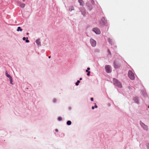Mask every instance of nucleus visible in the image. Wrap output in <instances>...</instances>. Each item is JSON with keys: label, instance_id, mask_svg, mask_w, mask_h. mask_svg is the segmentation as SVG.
<instances>
[{"label": "nucleus", "instance_id": "1", "mask_svg": "<svg viewBox=\"0 0 149 149\" xmlns=\"http://www.w3.org/2000/svg\"><path fill=\"white\" fill-rule=\"evenodd\" d=\"M128 76L131 80H134L135 78V75L134 73L130 70L128 71Z\"/></svg>", "mask_w": 149, "mask_h": 149}, {"label": "nucleus", "instance_id": "2", "mask_svg": "<svg viewBox=\"0 0 149 149\" xmlns=\"http://www.w3.org/2000/svg\"><path fill=\"white\" fill-rule=\"evenodd\" d=\"M113 63L114 66L115 68H118L120 67V63L117 61H115Z\"/></svg>", "mask_w": 149, "mask_h": 149}, {"label": "nucleus", "instance_id": "3", "mask_svg": "<svg viewBox=\"0 0 149 149\" xmlns=\"http://www.w3.org/2000/svg\"><path fill=\"white\" fill-rule=\"evenodd\" d=\"M113 83L115 85L117 86L118 87L121 88L122 87L121 83L116 79H113Z\"/></svg>", "mask_w": 149, "mask_h": 149}, {"label": "nucleus", "instance_id": "4", "mask_svg": "<svg viewBox=\"0 0 149 149\" xmlns=\"http://www.w3.org/2000/svg\"><path fill=\"white\" fill-rule=\"evenodd\" d=\"M105 69L106 71V72L107 73H110L111 71V69L110 66L109 65H106L105 66Z\"/></svg>", "mask_w": 149, "mask_h": 149}, {"label": "nucleus", "instance_id": "5", "mask_svg": "<svg viewBox=\"0 0 149 149\" xmlns=\"http://www.w3.org/2000/svg\"><path fill=\"white\" fill-rule=\"evenodd\" d=\"M93 31L97 34H100L101 32L100 30L97 28H94L93 29Z\"/></svg>", "mask_w": 149, "mask_h": 149}, {"label": "nucleus", "instance_id": "6", "mask_svg": "<svg viewBox=\"0 0 149 149\" xmlns=\"http://www.w3.org/2000/svg\"><path fill=\"white\" fill-rule=\"evenodd\" d=\"M91 44L93 47H95L96 45V41L93 39H90Z\"/></svg>", "mask_w": 149, "mask_h": 149}, {"label": "nucleus", "instance_id": "7", "mask_svg": "<svg viewBox=\"0 0 149 149\" xmlns=\"http://www.w3.org/2000/svg\"><path fill=\"white\" fill-rule=\"evenodd\" d=\"M81 11L82 13V14L83 15H84L85 14V10L84 8L82 7V8H81Z\"/></svg>", "mask_w": 149, "mask_h": 149}, {"label": "nucleus", "instance_id": "8", "mask_svg": "<svg viewBox=\"0 0 149 149\" xmlns=\"http://www.w3.org/2000/svg\"><path fill=\"white\" fill-rule=\"evenodd\" d=\"M36 43L37 44V45L38 46H40L41 45V43L40 42V40L39 39H38L36 40Z\"/></svg>", "mask_w": 149, "mask_h": 149}, {"label": "nucleus", "instance_id": "9", "mask_svg": "<svg viewBox=\"0 0 149 149\" xmlns=\"http://www.w3.org/2000/svg\"><path fill=\"white\" fill-rule=\"evenodd\" d=\"M18 4L19 6H20L21 8H24V7L25 5L24 3H18Z\"/></svg>", "mask_w": 149, "mask_h": 149}, {"label": "nucleus", "instance_id": "10", "mask_svg": "<svg viewBox=\"0 0 149 149\" xmlns=\"http://www.w3.org/2000/svg\"><path fill=\"white\" fill-rule=\"evenodd\" d=\"M78 2L80 3V4L82 6L84 4V2L83 0H78Z\"/></svg>", "mask_w": 149, "mask_h": 149}, {"label": "nucleus", "instance_id": "11", "mask_svg": "<svg viewBox=\"0 0 149 149\" xmlns=\"http://www.w3.org/2000/svg\"><path fill=\"white\" fill-rule=\"evenodd\" d=\"M87 5L88 6V9L91 10L92 9V7L91 5L88 3H87Z\"/></svg>", "mask_w": 149, "mask_h": 149}, {"label": "nucleus", "instance_id": "12", "mask_svg": "<svg viewBox=\"0 0 149 149\" xmlns=\"http://www.w3.org/2000/svg\"><path fill=\"white\" fill-rule=\"evenodd\" d=\"M134 100L135 101V102L137 103H139V100L138 98L137 97H135L134 98Z\"/></svg>", "mask_w": 149, "mask_h": 149}, {"label": "nucleus", "instance_id": "13", "mask_svg": "<svg viewBox=\"0 0 149 149\" xmlns=\"http://www.w3.org/2000/svg\"><path fill=\"white\" fill-rule=\"evenodd\" d=\"M22 29L20 27H17V31H22Z\"/></svg>", "mask_w": 149, "mask_h": 149}, {"label": "nucleus", "instance_id": "14", "mask_svg": "<svg viewBox=\"0 0 149 149\" xmlns=\"http://www.w3.org/2000/svg\"><path fill=\"white\" fill-rule=\"evenodd\" d=\"M102 21L103 22L104 24H105L106 23V21L105 20V18L104 17H103L102 19Z\"/></svg>", "mask_w": 149, "mask_h": 149}, {"label": "nucleus", "instance_id": "15", "mask_svg": "<svg viewBox=\"0 0 149 149\" xmlns=\"http://www.w3.org/2000/svg\"><path fill=\"white\" fill-rule=\"evenodd\" d=\"M67 124L68 125H70L71 124V122L70 120H68L67 122Z\"/></svg>", "mask_w": 149, "mask_h": 149}, {"label": "nucleus", "instance_id": "16", "mask_svg": "<svg viewBox=\"0 0 149 149\" xmlns=\"http://www.w3.org/2000/svg\"><path fill=\"white\" fill-rule=\"evenodd\" d=\"M73 10H74V8L72 6L70 7V8L69 9V10L70 11H71Z\"/></svg>", "mask_w": 149, "mask_h": 149}, {"label": "nucleus", "instance_id": "17", "mask_svg": "<svg viewBox=\"0 0 149 149\" xmlns=\"http://www.w3.org/2000/svg\"><path fill=\"white\" fill-rule=\"evenodd\" d=\"M10 83L12 84V85H13V80H12V78H10Z\"/></svg>", "mask_w": 149, "mask_h": 149}, {"label": "nucleus", "instance_id": "18", "mask_svg": "<svg viewBox=\"0 0 149 149\" xmlns=\"http://www.w3.org/2000/svg\"><path fill=\"white\" fill-rule=\"evenodd\" d=\"M143 127L146 130H148V128L147 126H146V125H144V127Z\"/></svg>", "mask_w": 149, "mask_h": 149}, {"label": "nucleus", "instance_id": "19", "mask_svg": "<svg viewBox=\"0 0 149 149\" xmlns=\"http://www.w3.org/2000/svg\"><path fill=\"white\" fill-rule=\"evenodd\" d=\"M80 81L79 80H78L77 82H76L75 83V84L76 86H78L79 85V83H80Z\"/></svg>", "mask_w": 149, "mask_h": 149}, {"label": "nucleus", "instance_id": "20", "mask_svg": "<svg viewBox=\"0 0 149 149\" xmlns=\"http://www.w3.org/2000/svg\"><path fill=\"white\" fill-rule=\"evenodd\" d=\"M6 76L7 77H8V78L9 79H10V78H12L11 76L9 74H8V75H7Z\"/></svg>", "mask_w": 149, "mask_h": 149}, {"label": "nucleus", "instance_id": "21", "mask_svg": "<svg viewBox=\"0 0 149 149\" xmlns=\"http://www.w3.org/2000/svg\"><path fill=\"white\" fill-rule=\"evenodd\" d=\"M107 52H108V53L109 54V55H111V52H110L109 49H108L107 50Z\"/></svg>", "mask_w": 149, "mask_h": 149}, {"label": "nucleus", "instance_id": "22", "mask_svg": "<svg viewBox=\"0 0 149 149\" xmlns=\"http://www.w3.org/2000/svg\"><path fill=\"white\" fill-rule=\"evenodd\" d=\"M58 120H59V121H61L62 120V118L60 117H59L58 118Z\"/></svg>", "mask_w": 149, "mask_h": 149}, {"label": "nucleus", "instance_id": "23", "mask_svg": "<svg viewBox=\"0 0 149 149\" xmlns=\"http://www.w3.org/2000/svg\"><path fill=\"white\" fill-rule=\"evenodd\" d=\"M90 70V68H87V69L86 70V72H88L89 71H88V70Z\"/></svg>", "mask_w": 149, "mask_h": 149}, {"label": "nucleus", "instance_id": "24", "mask_svg": "<svg viewBox=\"0 0 149 149\" xmlns=\"http://www.w3.org/2000/svg\"><path fill=\"white\" fill-rule=\"evenodd\" d=\"M90 71H89V72H88V73L87 74V75L88 76H89L90 75Z\"/></svg>", "mask_w": 149, "mask_h": 149}, {"label": "nucleus", "instance_id": "25", "mask_svg": "<svg viewBox=\"0 0 149 149\" xmlns=\"http://www.w3.org/2000/svg\"><path fill=\"white\" fill-rule=\"evenodd\" d=\"M146 146L147 148H148L149 149V143H147L146 144Z\"/></svg>", "mask_w": 149, "mask_h": 149}, {"label": "nucleus", "instance_id": "26", "mask_svg": "<svg viewBox=\"0 0 149 149\" xmlns=\"http://www.w3.org/2000/svg\"><path fill=\"white\" fill-rule=\"evenodd\" d=\"M108 41H109V42L110 43H111V39L110 38H109L108 39Z\"/></svg>", "mask_w": 149, "mask_h": 149}, {"label": "nucleus", "instance_id": "27", "mask_svg": "<svg viewBox=\"0 0 149 149\" xmlns=\"http://www.w3.org/2000/svg\"><path fill=\"white\" fill-rule=\"evenodd\" d=\"M56 100L55 98L53 100V102H56Z\"/></svg>", "mask_w": 149, "mask_h": 149}, {"label": "nucleus", "instance_id": "28", "mask_svg": "<svg viewBox=\"0 0 149 149\" xmlns=\"http://www.w3.org/2000/svg\"><path fill=\"white\" fill-rule=\"evenodd\" d=\"M26 42L27 43L28 42V40L27 39H28V38L27 37L26 38Z\"/></svg>", "mask_w": 149, "mask_h": 149}, {"label": "nucleus", "instance_id": "29", "mask_svg": "<svg viewBox=\"0 0 149 149\" xmlns=\"http://www.w3.org/2000/svg\"><path fill=\"white\" fill-rule=\"evenodd\" d=\"M91 101H93V97H91Z\"/></svg>", "mask_w": 149, "mask_h": 149}, {"label": "nucleus", "instance_id": "30", "mask_svg": "<svg viewBox=\"0 0 149 149\" xmlns=\"http://www.w3.org/2000/svg\"><path fill=\"white\" fill-rule=\"evenodd\" d=\"M5 74H6V76H7V75H8V72H7V71H6V72Z\"/></svg>", "mask_w": 149, "mask_h": 149}, {"label": "nucleus", "instance_id": "31", "mask_svg": "<svg viewBox=\"0 0 149 149\" xmlns=\"http://www.w3.org/2000/svg\"><path fill=\"white\" fill-rule=\"evenodd\" d=\"M95 108H97V105H96V104L95 103Z\"/></svg>", "mask_w": 149, "mask_h": 149}, {"label": "nucleus", "instance_id": "32", "mask_svg": "<svg viewBox=\"0 0 149 149\" xmlns=\"http://www.w3.org/2000/svg\"><path fill=\"white\" fill-rule=\"evenodd\" d=\"M22 40H26V38L25 37H23L22 38Z\"/></svg>", "mask_w": 149, "mask_h": 149}, {"label": "nucleus", "instance_id": "33", "mask_svg": "<svg viewBox=\"0 0 149 149\" xmlns=\"http://www.w3.org/2000/svg\"><path fill=\"white\" fill-rule=\"evenodd\" d=\"M94 109V107L93 106L92 107V109Z\"/></svg>", "mask_w": 149, "mask_h": 149}, {"label": "nucleus", "instance_id": "34", "mask_svg": "<svg viewBox=\"0 0 149 149\" xmlns=\"http://www.w3.org/2000/svg\"><path fill=\"white\" fill-rule=\"evenodd\" d=\"M92 3L93 4H94V1H93L92 2Z\"/></svg>", "mask_w": 149, "mask_h": 149}, {"label": "nucleus", "instance_id": "35", "mask_svg": "<svg viewBox=\"0 0 149 149\" xmlns=\"http://www.w3.org/2000/svg\"><path fill=\"white\" fill-rule=\"evenodd\" d=\"M55 131L56 132H57L58 131V130L57 129H56L55 130Z\"/></svg>", "mask_w": 149, "mask_h": 149}, {"label": "nucleus", "instance_id": "36", "mask_svg": "<svg viewBox=\"0 0 149 149\" xmlns=\"http://www.w3.org/2000/svg\"><path fill=\"white\" fill-rule=\"evenodd\" d=\"M82 79V78H80V79H79V80H81Z\"/></svg>", "mask_w": 149, "mask_h": 149}, {"label": "nucleus", "instance_id": "37", "mask_svg": "<svg viewBox=\"0 0 149 149\" xmlns=\"http://www.w3.org/2000/svg\"><path fill=\"white\" fill-rule=\"evenodd\" d=\"M49 58H51V56H49L48 57Z\"/></svg>", "mask_w": 149, "mask_h": 149}, {"label": "nucleus", "instance_id": "38", "mask_svg": "<svg viewBox=\"0 0 149 149\" xmlns=\"http://www.w3.org/2000/svg\"><path fill=\"white\" fill-rule=\"evenodd\" d=\"M142 124L143 125H144V124H143V123H142Z\"/></svg>", "mask_w": 149, "mask_h": 149}, {"label": "nucleus", "instance_id": "39", "mask_svg": "<svg viewBox=\"0 0 149 149\" xmlns=\"http://www.w3.org/2000/svg\"><path fill=\"white\" fill-rule=\"evenodd\" d=\"M24 1V0H23V1Z\"/></svg>", "mask_w": 149, "mask_h": 149}, {"label": "nucleus", "instance_id": "40", "mask_svg": "<svg viewBox=\"0 0 149 149\" xmlns=\"http://www.w3.org/2000/svg\"><path fill=\"white\" fill-rule=\"evenodd\" d=\"M148 107L149 108V106Z\"/></svg>", "mask_w": 149, "mask_h": 149}]
</instances>
